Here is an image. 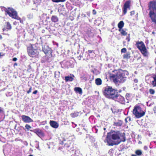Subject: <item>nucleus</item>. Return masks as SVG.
Instances as JSON below:
<instances>
[{"label": "nucleus", "instance_id": "nucleus-58", "mask_svg": "<svg viewBox=\"0 0 156 156\" xmlns=\"http://www.w3.org/2000/svg\"><path fill=\"white\" fill-rule=\"evenodd\" d=\"M39 146H38V147H37V148H39Z\"/></svg>", "mask_w": 156, "mask_h": 156}, {"label": "nucleus", "instance_id": "nucleus-35", "mask_svg": "<svg viewBox=\"0 0 156 156\" xmlns=\"http://www.w3.org/2000/svg\"><path fill=\"white\" fill-rule=\"evenodd\" d=\"M126 40H127L128 42H129L130 41V39L129 38V36L127 37L126 38Z\"/></svg>", "mask_w": 156, "mask_h": 156}, {"label": "nucleus", "instance_id": "nucleus-26", "mask_svg": "<svg viewBox=\"0 0 156 156\" xmlns=\"http://www.w3.org/2000/svg\"><path fill=\"white\" fill-rule=\"evenodd\" d=\"M130 57V54L128 53H126L123 55L124 58H129Z\"/></svg>", "mask_w": 156, "mask_h": 156}, {"label": "nucleus", "instance_id": "nucleus-31", "mask_svg": "<svg viewBox=\"0 0 156 156\" xmlns=\"http://www.w3.org/2000/svg\"><path fill=\"white\" fill-rule=\"evenodd\" d=\"M27 17L29 19H31L33 18V14L32 13H30L28 15Z\"/></svg>", "mask_w": 156, "mask_h": 156}, {"label": "nucleus", "instance_id": "nucleus-41", "mask_svg": "<svg viewBox=\"0 0 156 156\" xmlns=\"http://www.w3.org/2000/svg\"><path fill=\"white\" fill-rule=\"evenodd\" d=\"M38 91L37 90H35L33 92V93L34 94H36L37 93Z\"/></svg>", "mask_w": 156, "mask_h": 156}, {"label": "nucleus", "instance_id": "nucleus-4", "mask_svg": "<svg viewBox=\"0 0 156 156\" xmlns=\"http://www.w3.org/2000/svg\"><path fill=\"white\" fill-rule=\"evenodd\" d=\"M136 46L144 56L147 57L148 56L149 53L143 42L137 41L136 44Z\"/></svg>", "mask_w": 156, "mask_h": 156}, {"label": "nucleus", "instance_id": "nucleus-44", "mask_svg": "<svg viewBox=\"0 0 156 156\" xmlns=\"http://www.w3.org/2000/svg\"><path fill=\"white\" fill-rule=\"evenodd\" d=\"M12 60L14 61H16L17 60V58H13Z\"/></svg>", "mask_w": 156, "mask_h": 156}, {"label": "nucleus", "instance_id": "nucleus-37", "mask_svg": "<svg viewBox=\"0 0 156 156\" xmlns=\"http://www.w3.org/2000/svg\"><path fill=\"white\" fill-rule=\"evenodd\" d=\"M0 113H3V109L1 108L0 107Z\"/></svg>", "mask_w": 156, "mask_h": 156}, {"label": "nucleus", "instance_id": "nucleus-34", "mask_svg": "<svg viewBox=\"0 0 156 156\" xmlns=\"http://www.w3.org/2000/svg\"><path fill=\"white\" fill-rule=\"evenodd\" d=\"M126 99L128 100L129 99V98L130 97V94L128 93H127L126 94Z\"/></svg>", "mask_w": 156, "mask_h": 156}, {"label": "nucleus", "instance_id": "nucleus-19", "mask_svg": "<svg viewBox=\"0 0 156 156\" xmlns=\"http://www.w3.org/2000/svg\"><path fill=\"white\" fill-rule=\"evenodd\" d=\"M95 82L97 85H101L102 84V80L100 78H97L95 80Z\"/></svg>", "mask_w": 156, "mask_h": 156}, {"label": "nucleus", "instance_id": "nucleus-40", "mask_svg": "<svg viewBox=\"0 0 156 156\" xmlns=\"http://www.w3.org/2000/svg\"><path fill=\"white\" fill-rule=\"evenodd\" d=\"M144 149L145 150H147L148 149V147L147 146H144Z\"/></svg>", "mask_w": 156, "mask_h": 156}, {"label": "nucleus", "instance_id": "nucleus-16", "mask_svg": "<svg viewBox=\"0 0 156 156\" xmlns=\"http://www.w3.org/2000/svg\"><path fill=\"white\" fill-rule=\"evenodd\" d=\"M5 27L3 29V31H7L8 30H10L12 29L11 24L9 22H7L5 23Z\"/></svg>", "mask_w": 156, "mask_h": 156}, {"label": "nucleus", "instance_id": "nucleus-22", "mask_svg": "<svg viewBox=\"0 0 156 156\" xmlns=\"http://www.w3.org/2000/svg\"><path fill=\"white\" fill-rule=\"evenodd\" d=\"M119 31L120 32V33L122 35L125 36L127 34V33L126 32V30L123 29H119Z\"/></svg>", "mask_w": 156, "mask_h": 156}, {"label": "nucleus", "instance_id": "nucleus-3", "mask_svg": "<svg viewBox=\"0 0 156 156\" xmlns=\"http://www.w3.org/2000/svg\"><path fill=\"white\" fill-rule=\"evenodd\" d=\"M103 92L105 97L113 99H115L117 93L116 90L115 89L109 86L105 87Z\"/></svg>", "mask_w": 156, "mask_h": 156}, {"label": "nucleus", "instance_id": "nucleus-56", "mask_svg": "<svg viewBox=\"0 0 156 156\" xmlns=\"http://www.w3.org/2000/svg\"><path fill=\"white\" fill-rule=\"evenodd\" d=\"M44 31V30H42V32H44V31Z\"/></svg>", "mask_w": 156, "mask_h": 156}, {"label": "nucleus", "instance_id": "nucleus-39", "mask_svg": "<svg viewBox=\"0 0 156 156\" xmlns=\"http://www.w3.org/2000/svg\"><path fill=\"white\" fill-rule=\"evenodd\" d=\"M134 14V11H133L130 12V15H133Z\"/></svg>", "mask_w": 156, "mask_h": 156}, {"label": "nucleus", "instance_id": "nucleus-15", "mask_svg": "<svg viewBox=\"0 0 156 156\" xmlns=\"http://www.w3.org/2000/svg\"><path fill=\"white\" fill-rule=\"evenodd\" d=\"M39 137L43 136L44 134L42 131L39 129H36L32 131Z\"/></svg>", "mask_w": 156, "mask_h": 156}, {"label": "nucleus", "instance_id": "nucleus-14", "mask_svg": "<svg viewBox=\"0 0 156 156\" xmlns=\"http://www.w3.org/2000/svg\"><path fill=\"white\" fill-rule=\"evenodd\" d=\"M42 51L45 54L51 53V48L47 45L42 46Z\"/></svg>", "mask_w": 156, "mask_h": 156}, {"label": "nucleus", "instance_id": "nucleus-50", "mask_svg": "<svg viewBox=\"0 0 156 156\" xmlns=\"http://www.w3.org/2000/svg\"><path fill=\"white\" fill-rule=\"evenodd\" d=\"M48 126H46L45 128L47 129H48Z\"/></svg>", "mask_w": 156, "mask_h": 156}, {"label": "nucleus", "instance_id": "nucleus-52", "mask_svg": "<svg viewBox=\"0 0 156 156\" xmlns=\"http://www.w3.org/2000/svg\"><path fill=\"white\" fill-rule=\"evenodd\" d=\"M131 156H136L135 155H132Z\"/></svg>", "mask_w": 156, "mask_h": 156}, {"label": "nucleus", "instance_id": "nucleus-24", "mask_svg": "<svg viewBox=\"0 0 156 156\" xmlns=\"http://www.w3.org/2000/svg\"><path fill=\"white\" fill-rule=\"evenodd\" d=\"M79 115V112H74L73 113H71L70 115L72 118H75L77 117Z\"/></svg>", "mask_w": 156, "mask_h": 156}, {"label": "nucleus", "instance_id": "nucleus-49", "mask_svg": "<svg viewBox=\"0 0 156 156\" xmlns=\"http://www.w3.org/2000/svg\"><path fill=\"white\" fill-rule=\"evenodd\" d=\"M2 39V36L0 34V40H1Z\"/></svg>", "mask_w": 156, "mask_h": 156}, {"label": "nucleus", "instance_id": "nucleus-46", "mask_svg": "<svg viewBox=\"0 0 156 156\" xmlns=\"http://www.w3.org/2000/svg\"><path fill=\"white\" fill-rule=\"evenodd\" d=\"M93 12L94 14H95L96 13V12L95 10H93Z\"/></svg>", "mask_w": 156, "mask_h": 156}, {"label": "nucleus", "instance_id": "nucleus-13", "mask_svg": "<svg viewBox=\"0 0 156 156\" xmlns=\"http://www.w3.org/2000/svg\"><path fill=\"white\" fill-rule=\"evenodd\" d=\"M116 97L115 98V99L120 102L121 103L123 104L125 102L124 98L123 97L120 95H118L117 94L116 95Z\"/></svg>", "mask_w": 156, "mask_h": 156}, {"label": "nucleus", "instance_id": "nucleus-48", "mask_svg": "<svg viewBox=\"0 0 156 156\" xmlns=\"http://www.w3.org/2000/svg\"><path fill=\"white\" fill-rule=\"evenodd\" d=\"M17 64L16 63H14V66H17Z\"/></svg>", "mask_w": 156, "mask_h": 156}, {"label": "nucleus", "instance_id": "nucleus-1", "mask_svg": "<svg viewBox=\"0 0 156 156\" xmlns=\"http://www.w3.org/2000/svg\"><path fill=\"white\" fill-rule=\"evenodd\" d=\"M106 140L108 143L111 139L113 143L110 145H112L113 144L118 145L121 142H125L126 141V137L124 133H121L119 131H111L110 132L107 133Z\"/></svg>", "mask_w": 156, "mask_h": 156}, {"label": "nucleus", "instance_id": "nucleus-32", "mask_svg": "<svg viewBox=\"0 0 156 156\" xmlns=\"http://www.w3.org/2000/svg\"><path fill=\"white\" fill-rule=\"evenodd\" d=\"M149 91L150 94H153L155 92L154 90L153 89H150L149 90Z\"/></svg>", "mask_w": 156, "mask_h": 156}, {"label": "nucleus", "instance_id": "nucleus-2", "mask_svg": "<svg viewBox=\"0 0 156 156\" xmlns=\"http://www.w3.org/2000/svg\"><path fill=\"white\" fill-rule=\"evenodd\" d=\"M149 15L152 21L156 24V0L150 2L148 5Z\"/></svg>", "mask_w": 156, "mask_h": 156}, {"label": "nucleus", "instance_id": "nucleus-10", "mask_svg": "<svg viewBox=\"0 0 156 156\" xmlns=\"http://www.w3.org/2000/svg\"><path fill=\"white\" fill-rule=\"evenodd\" d=\"M23 121L25 123H29L33 122V120L29 117L25 115H22L21 116Z\"/></svg>", "mask_w": 156, "mask_h": 156}, {"label": "nucleus", "instance_id": "nucleus-51", "mask_svg": "<svg viewBox=\"0 0 156 156\" xmlns=\"http://www.w3.org/2000/svg\"><path fill=\"white\" fill-rule=\"evenodd\" d=\"M38 1L39 2H41L40 0H38Z\"/></svg>", "mask_w": 156, "mask_h": 156}, {"label": "nucleus", "instance_id": "nucleus-36", "mask_svg": "<svg viewBox=\"0 0 156 156\" xmlns=\"http://www.w3.org/2000/svg\"><path fill=\"white\" fill-rule=\"evenodd\" d=\"M31 90H32V87H30L29 90L28 91H27V93L29 94V93L31 92Z\"/></svg>", "mask_w": 156, "mask_h": 156}, {"label": "nucleus", "instance_id": "nucleus-7", "mask_svg": "<svg viewBox=\"0 0 156 156\" xmlns=\"http://www.w3.org/2000/svg\"><path fill=\"white\" fill-rule=\"evenodd\" d=\"M34 46L32 45L31 47H28L27 48L29 55L32 57L37 56L39 54V52L37 50L34 48Z\"/></svg>", "mask_w": 156, "mask_h": 156}, {"label": "nucleus", "instance_id": "nucleus-47", "mask_svg": "<svg viewBox=\"0 0 156 156\" xmlns=\"http://www.w3.org/2000/svg\"><path fill=\"white\" fill-rule=\"evenodd\" d=\"M92 51V50H88V52L89 53H91L92 51Z\"/></svg>", "mask_w": 156, "mask_h": 156}, {"label": "nucleus", "instance_id": "nucleus-53", "mask_svg": "<svg viewBox=\"0 0 156 156\" xmlns=\"http://www.w3.org/2000/svg\"><path fill=\"white\" fill-rule=\"evenodd\" d=\"M29 156H33L32 155H30Z\"/></svg>", "mask_w": 156, "mask_h": 156}, {"label": "nucleus", "instance_id": "nucleus-42", "mask_svg": "<svg viewBox=\"0 0 156 156\" xmlns=\"http://www.w3.org/2000/svg\"><path fill=\"white\" fill-rule=\"evenodd\" d=\"M134 81L135 83H137L138 82V80L137 79H135L134 80Z\"/></svg>", "mask_w": 156, "mask_h": 156}, {"label": "nucleus", "instance_id": "nucleus-23", "mask_svg": "<svg viewBox=\"0 0 156 156\" xmlns=\"http://www.w3.org/2000/svg\"><path fill=\"white\" fill-rule=\"evenodd\" d=\"M74 90L76 92L80 94H81L82 93V89L80 87H75Z\"/></svg>", "mask_w": 156, "mask_h": 156}, {"label": "nucleus", "instance_id": "nucleus-6", "mask_svg": "<svg viewBox=\"0 0 156 156\" xmlns=\"http://www.w3.org/2000/svg\"><path fill=\"white\" fill-rule=\"evenodd\" d=\"M113 81L115 83H123L126 80V77L121 72H118L116 75H113L112 76Z\"/></svg>", "mask_w": 156, "mask_h": 156}, {"label": "nucleus", "instance_id": "nucleus-55", "mask_svg": "<svg viewBox=\"0 0 156 156\" xmlns=\"http://www.w3.org/2000/svg\"><path fill=\"white\" fill-rule=\"evenodd\" d=\"M44 31V30H42V32H44V31Z\"/></svg>", "mask_w": 156, "mask_h": 156}, {"label": "nucleus", "instance_id": "nucleus-12", "mask_svg": "<svg viewBox=\"0 0 156 156\" xmlns=\"http://www.w3.org/2000/svg\"><path fill=\"white\" fill-rule=\"evenodd\" d=\"M151 81V83L153 87L156 86V74H153L149 78Z\"/></svg>", "mask_w": 156, "mask_h": 156}, {"label": "nucleus", "instance_id": "nucleus-17", "mask_svg": "<svg viewBox=\"0 0 156 156\" xmlns=\"http://www.w3.org/2000/svg\"><path fill=\"white\" fill-rule=\"evenodd\" d=\"M50 124L52 127L55 128H57L58 126V124L55 121H50Z\"/></svg>", "mask_w": 156, "mask_h": 156}, {"label": "nucleus", "instance_id": "nucleus-27", "mask_svg": "<svg viewBox=\"0 0 156 156\" xmlns=\"http://www.w3.org/2000/svg\"><path fill=\"white\" fill-rule=\"evenodd\" d=\"M1 9L2 11H5L6 14V13H7L8 11V8L7 9L5 7H2L1 8Z\"/></svg>", "mask_w": 156, "mask_h": 156}, {"label": "nucleus", "instance_id": "nucleus-38", "mask_svg": "<svg viewBox=\"0 0 156 156\" xmlns=\"http://www.w3.org/2000/svg\"><path fill=\"white\" fill-rule=\"evenodd\" d=\"M19 18H20L19 19H17V20H19L20 21V23H23V21L22 20H21L20 18V17H19Z\"/></svg>", "mask_w": 156, "mask_h": 156}, {"label": "nucleus", "instance_id": "nucleus-30", "mask_svg": "<svg viewBox=\"0 0 156 156\" xmlns=\"http://www.w3.org/2000/svg\"><path fill=\"white\" fill-rule=\"evenodd\" d=\"M53 2H64L65 0H51Z\"/></svg>", "mask_w": 156, "mask_h": 156}, {"label": "nucleus", "instance_id": "nucleus-5", "mask_svg": "<svg viewBox=\"0 0 156 156\" xmlns=\"http://www.w3.org/2000/svg\"><path fill=\"white\" fill-rule=\"evenodd\" d=\"M133 114L137 118H140L145 115V112L138 105H135L133 111Z\"/></svg>", "mask_w": 156, "mask_h": 156}, {"label": "nucleus", "instance_id": "nucleus-18", "mask_svg": "<svg viewBox=\"0 0 156 156\" xmlns=\"http://www.w3.org/2000/svg\"><path fill=\"white\" fill-rule=\"evenodd\" d=\"M74 77L73 75L70 74V75L65 76V80L66 82L71 81L73 80V78Z\"/></svg>", "mask_w": 156, "mask_h": 156}, {"label": "nucleus", "instance_id": "nucleus-25", "mask_svg": "<svg viewBox=\"0 0 156 156\" xmlns=\"http://www.w3.org/2000/svg\"><path fill=\"white\" fill-rule=\"evenodd\" d=\"M135 153L137 155L139 156L140 155L142 154V151L141 150H137L136 151Z\"/></svg>", "mask_w": 156, "mask_h": 156}, {"label": "nucleus", "instance_id": "nucleus-8", "mask_svg": "<svg viewBox=\"0 0 156 156\" xmlns=\"http://www.w3.org/2000/svg\"><path fill=\"white\" fill-rule=\"evenodd\" d=\"M12 18L15 19H19V17L18 16L16 11L14 9L11 8H8V11L7 13Z\"/></svg>", "mask_w": 156, "mask_h": 156}, {"label": "nucleus", "instance_id": "nucleus-28", "mask_svg": "<svg viewBox=\"0 0 156 156\" xmlns=\"http://www.w3.org/2000/svg\"><path fill=\"white\" fill-rule=\"evenodd\" d=\"M122 123L121 122H114V125L116 126H121L122 125Z\"/></svg>", "mask_w": 156, "mask_h": 156}, {"label": "nucleus", "instance_id": "nucleus-43", "mask_svg": "<svg viewBox=\"0 0 156 156\" xmlns=\"http://www.w3.org/2000/svg\"><path fill=\"white\" fill-rule=\"evenodd\" d=\"M18 24V23L16 21H15L13 22V24L15 25H17Z\"/></svg>", "mask_w": 156, "mask_h": 156}, {"label": "nucleus", "instance_id": "nucleus-21", "mask_svg": "<svg viewBox=\"0 0 156 156\" xmlns=\"http://www.w3.org/2000/svg\"><path fill=\"white\" fill-rule=\"evenodd\" d=\"M124 23L122 21H120L118 24V26L119 29H122L124 26Z\"/></svg>", "mask_w": 156, "mask_h": 156}, {"label": "nucleus", "instance_id": "nucleus-57", "mask_svg": "<svg viewBox=\"0 0 156 156\" xmlns=\"http://www.w3.org/2000/svg\"><path fill=\"white\" fill-rule=\"evenodd\" d=\"M135 73H136V72H135Z\"/></svg>", "mask_w": 156, "mask_h": 156}, {"label": "nucleus", "instance_id": "nucleus-33", "mask_svg": "<svg viewBox=\"0 0 156 156\" xmlns=\"http://www.w3.org/2000/svg\"><path fill=\"white\" fill-rule=\"evenodd\" d=\"M126 51V49L125 48H123L121 50V52L122 53H125Z\"/></svg>", "mask_w": 156, "mask_h": 156}, {"label": "nucleus", "instance_id": "nucleus-45", "mask_svg": "<svg viewBox=\"0 0 156 156\" xmlns=\"http://www.w3.org/2000/svg\"><path fill=\"white\" fill-rule=\"evenodd\" d=\"M154 112L156 113V106L154 108Z\"/></svg>", "mask_w": 156, "mask_h": 156}, {"label": "nucleus", "instance_id": "nucleus-54", "mask_svg": "<svg viewBox=\"0 0 156 156\" xmlns=\"http://www.w3.org/2000/svg\"><path fill=\"white\" fill-rule=\"evenodd\" d=\"M104 130H105V129H106V128H104Z\"/></svg>", "mask_w": 156, "mask_h": 156}, {"label": "nucleus", "instance_id": "nucleus-11", "mask_svg": "<svg viewBox=\"0 0 156 156\" xmlns=\"http://www.w3.org/2000/svg\"><path fill=\"white\" fill-rule=\"evenodd\" d=\"M72 136H69L68 139H64L63 140V143L65 144V146L67 147H69L70 145L71 144V142L70 141L72 139Z\"/></svg>", "mask_w": 156, "mask_h": 156}, {"label": "nucleus", "instance_id": "nucleus-9", "mask_svg": "<svg viewBox=\"0 0 156 156\" xmlns=\"http://www.w3.org/2000/svg\"><path fill=\"white\" fill-rule=\"evenodd\" d=\"M131 1H126L124 5L123 8V13L125 15L127 12V9L130 10Z\"/></svg>", "mask_w": 156, "mask_h": 156}, {"label": "nucleus", "instance_id": "nucleus-20", "mask_svg": "<svg viewBox=\"0 0 156 156\" xmlns=\"http://www.w3.org/2000/svg\"><path fill=\"white\" fill-rule=\"evenodd\" d=\"M51 21L54 23L58 21V18L56 16H53L51 17Z\"/></svg>", "mask_w": 156, "mask_h": 156}, {"label": "nucleus", "instance_id": "nucleus-29", "mask_svg": "<svg viewBox=\"0 0 156 156\" xmlns=\"http://www.w3.org/2000/svg\"><path fill=\"white\" fill-rule=\"evenodd\" d=\"M26 128L28 130H29L32 127L28 124H26L25 126Z\"/></svg>", "mask_w": 156, "mask_h": 156}]
</instances>
